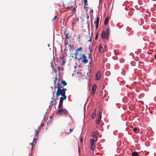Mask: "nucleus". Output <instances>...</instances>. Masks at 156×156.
I'll use <instances>...</instances> for the list:
<instances>
[{"label":"nucleus","mask_w":156,"mask_h":156,"mask_svg":"<svg viewBox=\"0 0 156 156\" xmlns=\"http://www.w3.org/2000/svg\"><path fill=\"white\" fill-rule=\"evenodd\" d=\"M97 88L96 85L95 84H94L92 88V92L91 93L92 94H94L95 93V92Z\"/></svg>","instance_id":"nucleus-10"},{"label":"nucleus","mask_w":156,"mask_h":156,"mask_svg":"<svg viewBox=\"0 0 156 156\" xmlns=\"http://www.w3.org/2000/svg\"><path fill=\"white\" fill-rule=\"evenodd\" d=\"M93 132H95V134L96 135V136L98 134V132L97 131H94Z\"/></svg>","instance_id":"nucleus-31"},{"label":"nucleus","mask_w":156,"mask_h":156,"mask_svg":"<svg viewBox=\"0 0 156 156\" xmlns=\"http://www.w3.org/2000/svg\"><path fill=\"white\" fill-rule=\"evenodd\" d=\"M154 58H155V59H156V55H154Z\"/></svg>","instance_id":"nucleus-48"},{"label":"nucleus","mask_w":156,"mask_h":156,"mask_svg":"<svg viewBox=\"0 0 156 156\" xmlns=\"http://www.w3.org/2000/svg\"><path fill=\"white\" fill-rule=\"evenodd\" d=\"M35 143H36V141H35Z\"/></svg>","instance_id":"nucleus-56"},{"label":"nucleus","mask_w":156,"mask_h":156,"mask_svg":"<svg viewBox=\"0 0 156 156\" xmlns=\"http://www.w3.org/2000/svg\"><path fill=\"white\" fill-rule=\"evenodd\" d=\"M44 125V124L42 123V124L41 125V127H43V126Z\"/></svg>","instance_id":"nucleus-46"},{"label":"nucleus","mask_w":156,"mask_h":156,"mask_svg":"<svg viewBox=\"0 0 156 156\" xmlns=\"http://www.w3.org/2000/svg\"><path fill=\"white\" fill-rule=\"evenodd\" d=\"M57 17V16H55L54 17L53 19H52V20L53 21V20H55V19Z\"/></svg>","instance_id":"nucleus-36"},{"label":"nucleus","mask_w":156,"mask_h":156,"mask_svg":"<svg viewBox=\"0 0 156 156\" xmlns=\"http://www.w3.org/2000/svg\"><path fill=\"white\" fill-rule=\"evenodd\" d=\"M101 113L100 112H99L97 115V119L96 121V123L97 124H100L101 119Z\"/></svg>","instance_id":"nucleus-5"},{"label":"nucleus","mask_w":156,"mask_h":156,"mask_svg":"<svg viewBox=\"0 0 156 156\" xmlns=\"http://www.w3.org/2000/svg\"><path fill=\"white\" fill-rule=\"evenodd\" d=\"M91 136L93 137V138L95 139V138H97V136L95 134V133L92 132L91 134Z\"/></svg>","instance_id":"nucleus-15"},{"label":"nucleus","mask_w":156,"mask_h":156,"mask_svg":"<svg viewBox=\"0 0 156 156\" xmlns=\"http://www.w3.org/2000/svg\"><path fill=\"white\" fill-rule=\"evenodd\" d=\"M87 19H89V13H87Z\"/></svg>","instance_id":"nucleus-29"},{"label":"nucleus","mask_w":156,"mask_h":156,"mask_svg":"<svg viewBox=\"0 0 156 156\" xmlns=\"http://www.w3.org/2000/svg\"><path fill=\"white\" fill-rule=\"evenodd\" d=\"M98 50L101 53H103L104 51V49L103 48L101 44L99 45V46Z\"/></svg>","instance_id":"nucleus-11"},{"label":"nucleus","mask_w":156,"mask_h":156,"mask_svg":"<svg viewBox=\"0 0 156 156\" xmlns=\"http://www.w3.org/2000/svg\"><path fill=\"white\" fill-rule=\"evenodd\" d=\"M51 87V89H52L53 88V87Z\"/></svg>","instance_id":"nucleus-52"},{"label":"nucleus","mask_w":156,"mask_h":156,"mask_svg":"<svg viewBox=\"0 0 156 156\" xmlns=\"http://www.w3.org/2000/svg\"><path fill=\"white\" fill-rule=\"evenodd\" d=\"M99 21V17H98L96 18V21H94V23H96L95 27L96 29H98V24Z\"/></svg>","instance_id":"nucleus-9"},{"label":"nucleus","mask_w":156,"mask_h":156,"mask_svg":"<svg viewBox=\"0 0 156 156\" xmlns=\"http://www.w3.org/2000/svg\"><path fill=\"white\" fill-rule=\"evenodd\" d=\"M80 142H83V138H81L80 140Z\"/></svg>","instance_id":"nucleus-40"},{"label":"nucleus","mask_w":156,"mask_h":156,"mask_svg":"<svg viewBox=\"0 0 156 156\" xmlns=\"http://www.w3.org/2000/svg\"><path fill=\"white\" fill-rule=\"evenodd\" d=\"M101 77V73L100 71H99L97 73L95 76V79L96 80H99Z\"/></svg>","instance_id":"nucleus-8"},{"label":"nucleus","mask_w":156,"mask_h":156,"mask_svg":"<svg viewBox=\"0 0 156 156\" xmlns=\"http://www.w3.org/2000/svg\"><path fill=\"white\" fill-rule=\"evenodd\" d=\"M91 12L92 13H93L94 12V11H93V9H92L91 11Z\"/></svg>","instance_id":"nucleus-47"},{"label":"nucleus","mask_w":156,"mask_h":156,"mask_svg":"<svg viewBox=\"0 0 156 156\" xmlns=\"http://www.w3.org/2000/svg\"><path fill=\"white\" fill-rule=\"evenodd\" d=\"M98 33H97V34H96L95 36V39H97L98 37Z\"/></svg>","instance_id":"nucleus-26"},{"label":"nucleus","mask_w":156,"mask_h":156,"mask_svg":"<svg viewBox=\"0 0 156 156\" xmlns=\"http://www.w3.org/2000/svg\"><path fill=\"white\" fill-rule=\"evenodd\" d=\"M58 80V78L57 77L55 78V79L54 80V84H55V83L56 82V81Z\"/></svg>","instance_id":"nucleus-24"},{"label":"nucleus","mask_w":156,"mask_h":156,"mask_svg":"<svg viewBox=\"0 0 156 156\" xmlns=\"http://www.w3.org/2000/svg\"><path fill=\"white\" fill-rule=\"evenodd\" d=\"M84 4V5H88V3H87L88 1L87 0H83Z\"/></svg>","instance_id":"nucleus-23"},{"label":"nucleus","mask_w":156,"mask_h":156,"mask_svg":"<svg viewBox=\"0 0 156 156\" xmlns=\"http://www.w3.org/2000/svg\"><path fill=\"white\" fill-rule=\"evenodd\" d=\"M76 8H74L73 9V11L74 12H76Z\"/></svg>","instance_id":"nucleus-41"},{"label":"nucleus","mask_w":156,"mask_h":156,"mask_svg":"<svg viewBox=\"0 0 156 156\" xmlns=\"http://www.w3.org/2000/svg\"><path fill=\"white\" fill-rule=\"evenodd\" d=\"M69 46L71 48H73V45H71V44L69 45Z\"/></svg>","instance_id":"nucleus-34"},{"label":"nucleus","mask_w":156,"mask_h":156,"mask_svg":"<svg viewBox=\"0 0 156 156\" xmlns=\"http://www.w3.org/2000/svg\"><path fill=\"white\" fill-rule=\"evenodd\" d=\"M65 100V99H64V98L63 99V98L62 97L60 98V102L58 107V108H60L61 107H63L62 104L63 102V100Z\"/></svg>","instance_id":"nucleus-7"},{"label":"nucleus","mask_w":156,"mask_h":156,"mask_svg":"<svg viewBox=\"0 0 156 156\" xmlns=\"http://www.w3.org/2000/svg\"><path fill=\"white\" fill-rule=\"evenodd\" d=\"M80 35H78V39H79V41H80Z\"/></svg>","instance_id":"nucleus-37"},{"label":"nucleus","mask_w":156,"mask_h":156,"mask_svg":"<svg viewBox=\"0 0 156 156\" xmlns=\"http://www.w3.org/2000/svg\"><path fill=\"white\" fill-rule=\"evenodd\" d=\"M54 101H51L50 103V107L51 106V107H52L54 105Z\"/></svg>","instance_id":"nucleus-21"},{"label":"nucleus","mask_w":156,"mask_h":156,"mask_svg":"<svg viewBox=\"0 0 156 156\" xmlns=\"http://www.w3.org/2000/svg\"><path fill=\"white\" fill-rule=\"evenodd\" d=\"M64 60V56H62L61 58V60Z\"/></svg>","instance_id":"nucleus-38"},{"label":"nucleus","mask_w":156,"mask_h":156,"mask_svg":"<svg viewBox=\"0 0 156 156\" xmlns=\"http://www.w3.org/2000/svg\"><path fill=\"white\" fill-rule=\"evenodd\" d=\"M69 131H70V132H72L73 131V129H72L71 128L70 129Z\"/></svg>","instance_id":"nucleus-43"},{"label":"nucleus","mask_w":156,"mask_h":156,"mask_svg":"<svg viewBox=\"0 0 156 156\" xmlns=\"http://www.w3.org/2000/svg\"><path fill=\"white\" fill-rule=\"evenodd\" d=\"M65 37L64 38H66V39H69L71 37V35L68 33H65Z\"/></svg>","instance_id":"nucleus-13"},{"label":"nucleus","mask_w":156,"mask_h":156,"mask_svg":"<svg viewBox=\"0 0 156 156\" xmlns=\"http://www.w3.org/2000/svg\"><path fill=\"white\" fill-rule=\"evenodd\" d=\"M48 47H49V46H50L49 44H48Z\"/></svg>","instance_id":"nucleus-50"},{"label":"nucleus","mask_w":156,"mask_h":156,"mask_svg":"<svg viewBox=\"0 0 156 156\" xmlns=\"http://www.w3.org/2000/svg\"><path fill=\"white\" fill-rule=\"evenodd\" d=\"M52 94H53V96L54 97H55V93L54 92H52Z\"/></svg>","instance_id":"nucleus-42"},{"label":"nucleus","mask_w":156,"mask_h":156,"mask_svg":"<svg viewBox=\"0 0 156 156\" xmlns=\"http://www.w3.org/2000/svg\"><path fill=\"white\" fill-rule=\"evenodd\" d=\"M56 94L57 97L61 95L63 97L62 98L64 99H66V96L65 95V92L63 91L62 89H57Z\"/></svg>","instance_id":"nucleus-2"},{"label":"nucleus","mask_w":156,"mask_h":156,"mask_svg":"<svg viewBox=\"0 0 156 156\" xmlns=\"http://www.w3.org/2000/svg\"><path fill=\"white\" fill-rule=\"evenodd\" d=\"M59 99V98H57V99L58 100Z\"/></svg>","instance_id":"nucleus-55"},{"label":"nucleus","mask_w":156,"mask_h":156,"mask_svg":"<svg viewBox=\"0 0 156 156\" xmlns=\"http://www.w3.org/2000/svg\"><path fill=\"white\" fill-rule=\"evenodd\" d=\"M96 141V140L94 141V139L90 140V145L91 146V149L93 151L94 150V147L96 146V143L95 142Z\"/></svg>","instance_id":"nucleus-6"},{"label":"nucleus","mask_w":156,"mask_h":156,"mask_svg":"<svg viewBox=\"0 0 156 156\" xmlns=\"http://www.w3.org/2000/svg\"><path fill=\"white\" fill-rule=\"evenodd\" d=\"M30 144L31 146L32 147V148L33 147L34 145V144L33 143H30Z\"/></svg>","instance_id":"nucleus-35"},{"label":"nucleus","mask_w":156,"mask_h":156,"mask_svg":"<svg viewBox=\"0 0 156 156\" xmlns=\"http://www.w3.org/2000/svg\"><path fill=\"white\" fill-rule=\"evenodd\" d=\"M62 61L63 62V63H62V65H63L66 62V59H64V60H62Z\"/></svg>","instance_id":"nucleus-25"},{"label":"nucleus","mask_w":156,"mask_h":156,"mask_svg":"<svg viewBox=\"0 0 156 156\" xmlns=\"http://www.w3.org/2000/svg\"><path fill=\"white\" fill-rule=\"evenodd\" d=\"M62 90H63V91H64V92H65L67 90V89L66 88H64L62 89Z\"/></svg>","instance_id":"nucleus-30"},{"label":"nucleus","mask_w":156,"mask_h":156,"mask_svg":"<svg viewBox=\"0 0 156 156\" xmlns=\"http://www.w3.org/2000/svg\"><path fill=\"white\" fill-rule=\"evenodd\" d=\"M108 21H109V17H107L105 18V21L104 24H105V25H106L107 24L108 22Z\"/></svg>","instance_id":"nucleus-14"},{"label":"nucleus","mask_w":156,"mask_h":156,"mask_svg":"<svg viewBox=\"0 0 156 156\" xmlns=\"http://www.w3.org/2000/svg\"><path fill=\"white\" fill-rule=\"evenodd\" d=\"M45 118V115H44V119Z\"/></svg>","instance_id":"nucleus-49"},{"label":"nucleus","mask_w":156,"mask_h":156,"mask_svg":"<svg viewBox=\"0 0 156 156\" xmlns=\"http://www.w3.org/2000/svg\"><path fill=\"white\" fill-rule=\"evenodd\" d=\"M71 6H68L66 8L67 9H71Z\"/></svg>","instance_id":"nucleus-32"},{"label":"nucleus","mask_w":156,"mask_h":156,"mask_svg":"<svg viewBox=\"0 0 156 156\" xmlns=\"http://www.w3.org/2000/svg\"><path fill=\"white\" fill-rule=\"evenodd\" d=\"M65 44L66 45H67L68 44V41H67V40H66L65 41Z\"/></svg>","instance_id":"nucleus-28"},{"label":"nucleus","mask_w":156,"mask_h":156,"mask_svg":"<svg viewBox=\"0 0 156 156\" xmlns=\"http://www.w3.org/2000/svg\"><path fill=\"white\" fill-rule=\"evenodd\" d=\"M84 9H85V6L84 7Z\"/></svg>","instance_id":"nucleus-54"},{"label":"nucleus","mask_w":156,"mask_h":156,"mask_svg":"<svg viewBox=\"0 0 156 156\" xmlns=\"http://www.w3.org/2000/svg\"><path fill=\"white\" fill-rule=\"evenodd\" d=\"M61 83L64 86H66L67 85V83H66V81L63 80H62Z\"/></svg>","instance_id":"nucleus-16"},{"label":"nucleus","mask_w":156,"mask_h":156,"mask_svg":"<svg viewBox=\"0 0 156 156\" xmlns=\"http://www.w3.org/2000/svg\"><path fill=\"white\" fill-rule=\"evenodd\" d=\"M65 133L66 134H69V133Z\"/></svg>","instance_id":"nucleus-51"},{"label":"nucleus","mask_w":156,"mask_h":156,"mask_svg":"<svg viewBox=\"0 0 156 156\" xmlns=\"http://www.w3.org/2000/svg\"><path fill=\"white\" fill-rule=\"evenodd\" d=\"M138 153L136 152H133L132 153V156H138Z\"/></svg>","instance_id":"nucleus-17"},{"label":"nucleus","mask_w":156,"mask_h":156,"mask_svg":"<svg viewBox=\"0 0 156 156\" xmlns=\"http://www.w3.org/2000/svg\"><path fill=\"white\" fill-rule=\"evenodd\" d=\"M75 58H76V59H77V56H76H76H75Z\"/></svg>","instance_id":"nucleus-45"},{"label":"nucleus","mask_w":156,"mask_h":156,"mask_svg":"<svg viewBox=\"0 0 156 156\" xmlns=\"http://www.w3.org/2000/svg\"><path fill=\"white\" fill-rule=\"evenodd\" d=\"M78 60L80 61V60L82 62L85 64L88 62V60L87 59V57L85 54H82L80 58H78Z\"/></svg>","instance_id":"nucleus-4"},{"label":"nucleus","mask_w":156,"mask_h":156,"mask_svg":"<svg viewBox=\"0 0 156 156\" xmlns=\"http://www.w3.org/2000/svg\"><path fill=\"white\" fill-rule=\"evenodd\" d=\"M37 139H37V138H36V139L35 138L34 139V140H37Z\"/></svg>","instance_id":"nucleus-44"},{"label":"nucleus","mask_w":156,"mask_h":156,"mask_svg":"<svg viewBox=\"0 0 156 156\" xmlns=\"http://www.w3.org/2000/svg\"><path fill=\"white\" fill-rule=\"evenodd\" d=\"M55 87L56 88H57V89H61V84L60 83L58 82L57 83V85L55 86Z\"/></svg>","instance_id":"nucleus-12"},{"label":"nucleus","mask_w":156,"mask_h":156,"mask_svg":"<svg viewBox=\"0 0 156 156\" xmlns=\"http://www.w3.org/2000/svg\"><path fill=\"white\" fill-rule=\"evenodd\" d=\"M96 116V113L94 112L92 113L91 117L93 119H94Z\"/></svg>","instance_id":"nucleus-19"},{"label":"nucleus","mask_w":156,"mask_h":156,"mask_svg":"<svg viewBox=\"0 0 156 156\" xmlns=\"http://www.w3.org/2000/svg\"><path fill=\"white\" fill-rule=\"evenodd\" d=\"M87 50L90 51H91V48H90V47H89V48H87Z\"/></svg>","instance_id":"nucleus-27"},{"label":"nucleus","mask_w":156,"mask_h":156,"mask_svg":"<svg viewBox=\"0 0 156 156\" xmlns=\"http://www.w3.org/2000/svg\"><path fill=\"white\" fill-rule=\"evenodd\" d=\"M68 111L65 108H61L58 111L57 114L60 115H64L66 116L67 115Z\"/></svg>","instance_id":"nucleus-3"},{"label":"nucleus","mask_w":156,"mask_h":156,"mask_svg":"<svg viewBox=\"0 0 156 156\" xmlns=\"http://www.w3.org/2000/svg\"><path fill=\"white\" fill-rule=\"evenodd\" d=\"M91 38H90L89 40L88 41V42H90L91 41Z\"/></svg>","instance_id":"nucleus-39"},{"label":"nucleus","mask_w":156,"mask_h":156,"mask_svg":"<svg viewBox=\"0 0 156 156\" xmlns=\"http://www.w3.org/2000/svg\"><path fill=\"white\" fill-rule=\"evenodd\" d=\"M82 47H80L77 49L76 51L77 52H78V51H80L81 52H82Z\"/></svg>","instance_id":"nucleus-20"},{"label":"nucleus","mask_w":156,"mask_h":156,"mask_svg":"<svg viewBox=\"0 0 156 156\" xmlns=\"http://www.w3.org/2000/svg\"><path fill=\"white\" fill-rule=\"evenodd\" d=\"M110 31L108 28L105 29V30H103L101 36L102 38H106L108 40V37Z\"/></svg>","instance_id":"nucleus-1"},{"label":"nucleus","mask_w":156,"mask_h":156,"mask_svg":"<svg viewBox=\"0 0 156 156\" xmlns=\"http://www.w3.org/2000/svg\"><path fill=\"white\" fill-rule=\"evenodd\" d=\"M41 128L40 127H39V129H40Z\"/></svg>","instance_id":"nucleus-53"},{"label":"nucleus","mask_w":156,"mask_h":156,"mask_svg":"<svg viewBox=\"0 0 156 156\" xmlns=\"http://www.w3.org/2000/svg\"><path fill=\"white\" fill-rule=\"evenodd\" d=\"M35 133L36 135V136H37L38 133L40 132V131H37V129H35Z\"/></svg>","instance_id":"nucleus-22"},{"label":"nucleus","mask_w":156,"mask_h":156,"mask_svg":"<svg viewBox=\"0 0 156 156\" xmlns=\"http://www.w3.org/2000/svg\"><path fill=\"white\" fill-rule=\"evenodd\" d=\"M139 129L137 128H135L133 129V131L135 133H137V132H139Z\"/></svg>","instance_id":"nucleus-18"},{"label":"nucleus","mask_w":156,"mask_h":156,"mask_svg":"<svg viewBox=\"0 0 156 156\" xmlns=\"http://www.w3.org/2000/svg\"><path fill=\"white\" fill-rule=\"evenodd\" d=\"M79 53L76 51V52L75 53V55L77 56L79 54Z\"/></svg>","instance_id":"nucleus-33"}]
</instances>
